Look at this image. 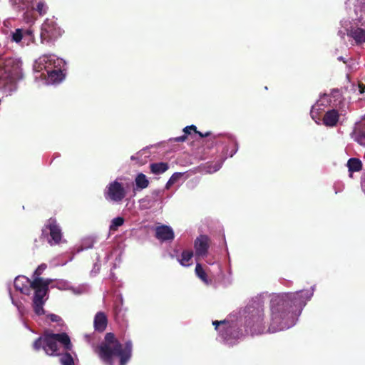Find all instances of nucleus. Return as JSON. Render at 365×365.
<instances>
[{
    "instance_id": "obj_6",
    "label": "nucleus",
    "mask_w": 365,
    "mask_h": 365,
    "mask_svg": "<svg viewBox=\"0 0 365 365\" xmlns=\"http://www.w3.org/2000/svg\"><path fill=\"white\" fill-rule=\"evenodd\" d=\"M22 62L17 58L0 61V89L10 93L16 89V81L22 77Z\"/></svg>"
},
{
    "instance_id": "obj_19",
    "label": "nucleus",
    "mask_w": 365,
    "mask_h": 365,
    "mask_svg": "<svg viewBox=\"0 0 365 365\" xmlns=\"http://www.w3.org/2000/svg\"><path fill=\"white\" fill-rule=\"evenodd\" d=\"M155 237L160 242L170 241L174 239V232L168 225H160L155 227Z\"/></svg>"
},
{
    "instance_id": "obj_17",
    "label": "nucleus",
    "mask_w": 365,
    "mask_h": 365,
    "mask_svg": "<svg viewBox=\"0 0 365 365\" xmlns=\"http://www.w3.org/2000/svg\"><path fill=\"white\" fill-rule=\"evenodd\" d=\"M64 66L54 67L53 69L46 73V83L47 84H57L61 83L65 78L63 73Z\"/></svg>"
},
{
    "instance_id": "obj_32",
    "label": "nucleus",
    "mask_w": 365,
    "mask_h": 365,
    "mask_svg": "<svg viewBox=\"0 0 365 365\" xmlns=\"http://www.w3.org/2000/svg\"><path fill=\"white\" fill-rule=\"evenodd\" d=\"M193 257V253L192 251H185L184 250V267L189 266L188 262Z\"/></svg>"
},
{
    "instance_id": "obj_25",
    "label": "nucleus",
    "mask_w": 365,
    "mask_h": 365,
    "mask_svg": "<svg viewBox=\"0 0 365 365\" xmlns=\"http://www.w3.org/2000/svg\"><path fill=\"white\" fill-rule=\"evenodd\" d=\"M346 165L350 173V177L352 176V173L361 170L362 167L361 160L357 158H350Z\"/></svg>"
},
{
    "instance_id": "obj_30",
    "label": "nucleus",
    "mask_w": 365,
    "mask_h": 365,
    "mask_svg": "<svg viewBox=\"0 0 365 365\" xmlns=\"http://www.w3.org/2000/svg\"><path fill=\"white\" fill-rule=\"evenodd\" d=\"M47 266L46 264H40L36 269L35 270L33 277H40V275L43 272V271L46 269Z\"/></svg>"
},
{
    "instance_id": "obj_15",
    "label": "nucleus",
    "mask_w": 365,
    "mask_h": 365,
    "mask_svg": "<svg viewBox=\"0 0 365 365\" xmlns=\"http://www.w3.org/2000/svg\"><path fill=\"white\" fill-rule=\"evenodd\" d=\"M210 247V239L206 235H200L194 242L195 257H205Z\"/></svg>"
},
{
    "instance_id": "obj_39",
    "label": "nucleus",
    "mask_w": 365,
    "mask_h": 365,
    "mask_svg": "<svg viewBox=\"0 0 365 365\" xmlns=\"http://www.w3.org/2000/svg\"><path fill=\"white\" fill-rule=\"evenodd\" d=\"M338 59L339 61H344V58L342 56L339 57Z\"/></svg>"
},
{
    "instance_id": "obj_41",
    "label": "nucleus",
    "mask_w": 365,
    "mask_h": 365,
    "mask_svg": "<svg viewBox=\"0 0 365 365\" xmlns=\"http://www.w3.org/2000/svg\"><path fill=\"white\" fill-rule=\"evenodd\" d=\"M182 139V137H179L178 140Z\"/></svg>"
},
{
    "instance_id": "obj_1",
    "label": "nucleus",
    "mask_w": 365,
    "mask_h": 365,
    "mask_svg": "<svg viewBox=\"0 0 365 365\" xmlns=\"http://www.w3.org/2000/svg\"><path fill=\"white\" fill-rule=\"evenodd\" d=\"M314 288L294 292H283L272 294L269 303L268 329L264 322V309L259 303L247 305L240 319L232 317L222 321H213L212 324L219 333L222 341L233 345L242 335L240 325L244 323L245 331L251 335L266 332L275 333L294 327L304 307L313 295Z\"/></svg>"
},
{
    "instance_id": "obj_29",
    "label": "nucleus",
    "mask_w": 365,
    "mask_h": 365,
    "mask_svg": "<svg viewBox=\"0 0 365 365\" xmlns=\"http://www.w3.org/2000/svg\"><path fill=\"white\" fill-rule=\"evenodd\" d=\"M94 240L92 238L84 239L82 242L81 247L78 250V252L83 251L86 249L91 248L93 245Z\"/></svg>"
},
{
    "instance_id": "obj_4",
    "label": "nucleus",
    "mask_w": 365,
    "mask_h": 365,
    "mask_svg": "<svg viewBox=\"0 0 365 365\" xmlns=\"http://www.w3.org/2000/svg\"><path fill=\"white\" fill-rule=\"evenodd\" d=\"M96 352L106 365H113L115 357L120 359V365H125L132 354V343L128 341L121 344L112 333H107L105 340L96 349Z\"/></svg>"
},
{
    "instance_id": "obj_20",
    "label": "nucleus",
    "mask_w": 365,
    "mask_h": 365,
    "mask_svg": "<svg viewBox=\"0 0 365 365\" xmlns=\"http://www.w3.org/2000/svg\"><path fill=\"white\" fill-rule=\"evenodd\" d=\"M329 100V96L327 94L322 95L319 100L317 101V102L312 106L311 110V115L312 119H314L317 123V120H319V118L317 117L318 113L324 110V107L327 106V103H328Z\"/></svg>"
},
{
    "instance_id": "obj_35",
    "label": "nucleus",
    "mask_w": 365,
    "mask_h": 365,
    "mask_svg": "<svg viewBox=\"0 0 365 365\" xmlns=\"http://www.w3.org/2000/svg\"><path fill=\"white\" fill-rule=\"evenodd\" d=\"M10 297H11L13 304L17 307V309H18L19 312L21 313V314H23V307H22L21 303H18V302H15L11 294H10Z\"/></svg>"
},
{
    "instance_id": "obj_2",
    "label": "nucleus",
    "mask_w": 365,
    "mask_h": 365,
    "mask_svg": "<svg viewBox=\"0 0 365 365\" xmlns=\"http://www.w3.org/2000/svg\"><path fill=\"white\" fill-rule=\"evenodd\" d=\"M51 279L35 277L31 282L25 276H18L14 280V287L21 293L29 295L31 290L34 291L33 308L37 315L44 314L43 305L47 299L46 297Z\"/></svg>"
},
{
    "instance_id": "obj_12",
    "label": "nucleus",
    "mask_w": 365,
    "mask_h": 365,
    "mask_svg": "<svg viewBox=\"0 0 365 365\" xmlns=\"http://www.w3.org/2000/svg\"><path fill=\"white\" fill-rule=\"evenodd\" d=\"M184 141H190L192 140L194 146H197V149H200V145L204 143V138L210 135V132L202 133L197 130V127L194 125L184 128Z\"/></svg>"
},
{
    "instance_id": "obj_31",
    "label": "nucleus",
    "mask_w": 365,
    "mask_h": 365,
    "mask_svg": "<svg viewBox=\"0 0 365 365\" xmlns=\"http://www.w3.org/2000/svg\"><path fill=\"white\" fill-rule=\"evenodd\" d=\"M36 9L40 14H44L46 12L47 7L43 1H39L36 4Z\"/></svg>"
},
{
    "instance_id": "obj_3",
    "label": "nucleus",
    "mask_w": 365,
    "mask_h": 365,
    "mask_svg": "<svg viewBox=\"0 0 365 365\" xmlns=\"http://www.w3.org/2000/svg\"><path fill=\"white\" fill-rule=\"evenodd\" d=\"M345 4L346 8L354 6L356 18L352 17L351 21L345 19L341 20V26L344 31H339V34L343 37L346 32L356 45H361L365 43V28L360 27L359 24L365 26V0H346Z\"/></svg>"
},
{
    "instance_id": "obj_37",
    "label": "nucleus",
    "mask_w": 365,
    "mask_h": 365,
    "mask_svg": "<svg viewBox=\"0 0 365 365\" xmlns=\"http://www.w3.org/2000/svg\"><path fill=\"white\" fill-rule=\"evenodd\" d=\"M9 23H10V21H9V20H6V21H5L4 22V25L5 26H9Z\"/></svg>"
},
{
    "instance_id": "obj_16",
    "label": "nucleus",
    "mask_w": 365,
    "mask_h": 365,
    "mask_svg": "<svg viewBox=\"0 0 365 365\" xmlns=\"http://www.w3.org/2000/svg\"><path fill=\"white\" fill-rule=\"evenodd\" d=\"M210 269L202 265L200 262H197L195 268V274L196 277L206 286L213 284V279L210 275Z\"/></svg>"
},
{
    "instance_id": "obj_7",
    "label": "nucleus",
    "mask_w": 365,
    "mask_h": 365,
    "mask_svg": "<svg viewBox=\"0 0 365 365\" xmlns=\"http://www.w3.org/2000/svg\"><path fill=\"white\" fill-rule=\"evenodd\" d=\"M7 38L10 42L21 48L29 46L36 41L34 31L30 26H23L11 30Z\"/></svg>"
},
{
    "instance_id": "obj_26",
    "label": "nucleus",
    "mask_w": 365,
    "mask_h": 365,
    "mask_svg": "<svg viewBox=\"0 0 365 365\" xmlns=\"http://www.w3.org/2000/svg\"><path fill=\"white\" fill-rule=\"evenodd\" d=\"M150 170L153 174L160 175L168 169V165L165 163H153L150 165Z\"/></svg>"
},
{
    "instance_id": "obj_5",
    "label": "nucleus",
    "mask_w": 365,
    "mask_h": 365,
    "mask_svg": "<svg viewBox=\"0 0 365 365\" xmlns=\"http://www.w3.org/2000/svg\"><path fill=\"white\" fill-rule=\"evenodd\" d=\"M34 348L36 350L42 348L48 355L58 356L64 351H71L72 344L66 333L46 334L35 341Z\"/></svg>"
},
{
    "instance_id": "obj_38",
    "label": "nucleus",
    "mask_w": 365,
    "mask_h": 365,
    "mask_svg": "<svg viewBox=\"0 0 365 365\" xmlns=\"http://www.w3.org/2000/svg\"><path fill=\"white\" fill-rule=\"evenodd\" d=\"M360 92L362 93H364L365 92V87L364 88H361Z\"/></svg>"
},
{
    "instance_id": "obj_8",
    "label": "nucleus",
    "mask_w": 365,
    "mask_h": 365,
    "mask_svg": "<svg viewBox=\"0 0 365 365\" xmlns=\"http://www.w3.org/2000/svg\"><path fill=\"white\" fill-rule=\"evenodd\" d=\"M65 61L55 55L46 54L36 60L34 69L36 73H41L39 77L46 78V73L54 67L65 66Z\"/></svg>"
},
{
    "instance_id": "obj_18",
    "label": "nucleus",
    "mask_w": 365,
    "mask_h": 365,
    "mask_svg": "<svg viewBox=\"0 0 365 365\" xmlns=\"http://www.w3.org/2000/svg\"><path fill=\"white\" fill-rule=\"evenodd\" d=\"M56 287L60 290H70L74 294H81L88 291V287L86 284H81L77 287H73L69 282L63 279L57 281Z\"/></svg>"
},
{
    "instance_id": "obj_36",
    "label": "nucleus",
    "mask_w": 365,
    "mask_h": 365,
    "mask_svg": "<svg viewBox=\"0 0 365 365\" xmlns=\"http://www.w3.org/2000/svg\"><path fill=\"white\" fill-rule=\"evenodd\" d=\"M48 317L51 319V321L52 322H58L59 321H61V318L60 317H58V315H56V314H50L48 316Z\"/></svg>"
},
{
    "instance_id": "obj_9",
    "label": "nucleus",
    "mask_w": 365,
    "mask_h": 365,
    "mask_svg": "<svg viewBox=\"0 0 365 365\" xmlns=\"http://www.w3.org/2000/svg\"><path fill=\"white\" fill-rule=\"evenodd\" d=\"M62 34V29L58 26L53 18L46 19L41 25L40 36L42 43L56 40Z\"/></svg>"
},
{
    "instance_id": "obj_27",
    "label": "nucleus",
    "mask_w": 365,
    "mask_h": 365,
    "mask_svg": "<svg viewBox=\"0 0 365 365\" xmlns=\"http://www.w3.org/2000/svg\"><path fill=\"white\" fill-rule=\"evenodd\" d=\"M61 355L60 362L61 365H75L73 356L68 351H64Z\"/></svg>"
},
{
    "instance_id": "obj_10",
    "label": "nucleus",
    "mask_w": 365,
    "mask_h": 365,
    "mask_svg": "<svg viewBox=\"0 0 365 365\" xmlns=\"http://www.w3.org/2000/svg\"><path fill=\"white\" fill-rule=\"evenodd\" d=\"M227 140L228 142L232 145V148L230 150H229L227 148H225L224 149V154L226 156L232 157L238 150V143L236 138L231 135L227 136ZM226 158L227 157H225L224 158H220L215 162L207 163L203 167L202 171L208 174L217 172L221 168Z\"/></svg>"
},
{
    "instance_id": "obj_21",
    "label": "nucleus",
    "mask_w": 365,
    "mask_h": 365,
    "mask_svg": "<svg viewBox=\"0 0 365 365\" xmlns=\"http://www.w3.org/2000/svg\"><path fill=\"white\" fill-rule=\"evenodd\" d=\"M351 138L360 145L365 146V122L356 124Z\"/></svg>"
},
{
    "instance_id": "obj_23",
    "label": "nucleus",
    "mask_w": 365,
    "mask_h": 365,
    "mask_svg": "<svg viewBox=\"0 0 365 365\" xmlns=\"http://www.w3.org/2000/svg\"><path fill=\"white\" fill-rule=\"evenodd\" d=\"M107 325V318L104 313L98 312L94 318V327L96 330L103 331Z\"/></svg>"
},
{
    "instance_id": "obj_28",
    "label": "nucleus",
    "mask_w": 365,
    "mask_h": 365,
    "mask_svg": "<svg viewBox=\"0 0 365 365\" xmlns=\"http://www.w3.org/2000/svg\"><path fill=\"white\" fill-rule=\"evenodd\" d=\"M124 223V219L121 217H118L112 220L110 225V231H116L119 227Z\"/></svg>"
},
{
    "instance_id": "obj_33",
    "label": "nucleus",
    "mask_w": 365,
    "mask_h": 365,
    "mask_svg": "<svg viewBox=\"0 0 365 365\" xmlns=\"http://www.w3.org/2000/svg\"><path fill=\"white\" fill-rule=\"evenodd\" d=\"M180 176V173L173 174L167 182V187H169L171 185L174 184Z\"/></svg>"
},
{
    "instance_id": "obj_11",
    "label": "nucleus",
    "mask_w": 365,
    "mask_h": 365,
    "mask_svg": "<svg viewBox=\"0 0 365 365\" xmlns=\"http://www.w3.org/2000/svg\"><path fill=\"white\" fill-rule=\"evenodd\" d=\"M126 195V191L121 183L115 180L110 182L105 190V197L108 200L119 202Z\"/></svg>"
},
{
    "instance_id": "obj_34",
    "label": "nucleus",
    "mask_w": 365,
    "mask_h": 365,
    "mask_svg": "<svg viewBox=\"0 0 365 365\" xmlns=\"http://www.w3.org/2000/svg\"><path fill=\"white\" fill-rule=\"evenodd\" d=\"M170 257L172 258H176L177 261L180 263V264L182 265V252H176L175 254H170Z\"/></svg>"
},
{
    "instance_id": "obj_24",
    "label": "nucleus",
    "mask_w": 365,
    "mask_h": 365,
    "mask_svg": "<svg viewBox=\"0 0 365 365\" xmlns=\"http://www.w3.org/2000/svg\"><path fill=\"white\" fill-rule=\"evenodd\" d=\"M135 190H141L148 187L149 180L145 175L139 173L135 178Z\"/></svg>"
},
{
    "instance_id": "obj_14",
    "label": "nucleus",
    "mask_w": 365,
    "mask_h": 365,
    "mask_svg": "<svg viewBox=\"0 0 365 365\" xmlns=\"http://www.w3.org/2000/svg\"><path fill=\"white\" fill-rule=\"evenodd\" d=\"M15 9L19 11H26L25 19L27 21H32L29 16H32V12L35 9L36 0H10Z\"/></svg>"
},
{
    "instance_id": "obj_22",
    "label": "nucleus",
    "mask_w": 365,
    "mask_h": 365,
    "mask_svg": "<svg viewBox=\"0 0 365 365\" xmlns=\"http://www.w3.org/2000/svg\"><path fill=\"white\" fill-rule=\"evenodd\" d=\"M339 118V113L336 110L332 109L328 110L324 118L323 123L328 127H334L336 125Z\"/></svg>"
},
{
    "instance_id": "obj_40",
    "label": "nucleus",
    "mask_w": 365,
    "mask_h": 365,
    "mask_svg": "<svg viewBox=\"0 0 365 365\" xmlns=\"http://www.w3.org/2000/svg\"><path fill=\"white\" fill-rule=\"evenodd\" d=\"M208 264H213L214 263L213 262H207Z\"/></svg>"
},
{
    "instance_id": "obj_13",
    "label": "nucleus",
    "mask_w": 365,
    "mask_h": 365,
    "mask_svg": "<svg viewBox=\"0 0 365 365\" xmlns=\"http://www.w3.org/2000/svg\"><path fill=\"white\" fill-rule=\"evenodd\" d=\"M49 231L51 239H48V242L51 245H58L61 242L62 239L61 229L59 225L56 223V220L49 219L45 228L43 230V234L46 233V230Z\"/></svg>"
}]
</instances>
